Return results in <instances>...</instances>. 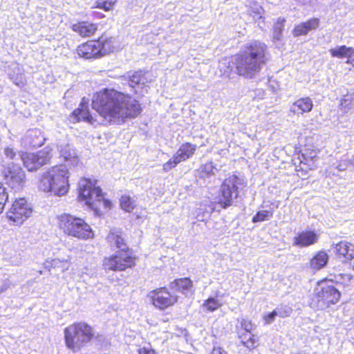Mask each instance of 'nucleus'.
<instances>
[{"label":"nucleus","mask_w":354,"mask_h":354,"mask_svg":"<svg viewBox=\"0 0 354 354\" xmlns=\"http://www.w3.org/2000/svg\"><path fill=\"white\" fill-rule=\"evenodd\" d=\"M7 184L15 190H19L22 188L25 181V173L24 170L18 166L9 167L5 174Z\"/></svg>","instance_id":"ddd939ff"},{"label":"nucleus","mask_w":354,"mask_h":354,"mask_svg":"<svg viewBox=\"0 0 354 354\" xmlns=\"http://www.w3.org/2000/svg\"><path fill=\"white\" fill-rule=\"evenodd\" d=\"M198 171L201 177H206L215 175L217 169L213 165L212 162H209L201 165Z\"/></svg>","instance_id":"473e14b6"},{"label":"nucleus","mask_w":354,"mask_h":354,"mask_svg":"<svg viewBox=\"0 0 354 354\" xmlns=\"http://www.w3.org/2000/svg\"><path fill=\"white\" fill-rule=\"evenodd\" d=\"M339 106L342 109H344V112H347L348 109L352 108L353 105L351 104V101L344 99L341 101Z\"/></svg>","instance_id":"a18cd8bd"},{"label":"nucleus","mask_w":354,"mask_h":354,"mask_svg":"<svg viewBox=\"0 0 354 354\" xmlns=\"http://www.w3.org/2000/svg\"><path fill=\"white\" fill-rule=\"evenodd\" d=\"M97 48H99V44L97 41H90L79 46L77 49V53L80 57L84 59L98 58L100 56Z\"/></svg>","instance_id":"dca6fc26"},{"label":"nucleus","mask_w":354,"mask_h":354,"mask_svg":"<svg viewBox=\"0 0 354 354\" xmlns=\"http://www.w3.org/2000/svg\"><path fill=\"white\" fill-rule=\"evenodd\" d=\"M273 216V212L270 210H261L257 212V213L252 217V223L263 222L265 221L270 220Z\"/></svg>","instance_id":"72a5a7b5"},{"label":"nucleus","mask_w":354,"mask_h":354,"mask_svg":"<svg viewBox=\"0 0 354 354\" xmlns=\"http://www.w3.org/2000/svg\"><path fill=\"white\" fill-rule=\"evenodd\" d=\"M51 158L50 150L45 148L36 153H26L22 154L21 160L28 171H34L46 164Z\"/></svg>","instance_id":"9d476101"},{"label":"nucleus","mask_w":354,"mask_h":354,"mask_svg":"<svg viewBox=\"0 0 354 354\" xmlns=\"http://www.w3.org/2000/svg\"><path fill=\"white\" fill-rule=\"evenodd\" d=\"M147 82L145 74L142 71L134 72L129 76L128 84L135 93H138L140 88L142 90Z\"/></svg>","instance_id":"a211bd4d"},{"label":"nucleus","mask_w":354,"mask_h":354,"mask_svg":"<svg viewBox=\"0 0 354 354\" xmlns=\"http://www.w3.org/2000/svg\"><path fill=\"white\" fill-rule=\"evenodd\" d=\"M180 162H181L178 158V156L174 154L171 159L163 165L162 169L164 171L167 172L171 169L176 167Z\"/></svg>","instance_id":"58836bf2"},{"label":"nucleus","mask_w":354,"mask_h":354,"mask_svg":"<svg viewBox=\"0 0 354 354\" xmlns=\"http://www.w3.org/2000/svg\"><path fill=\"white\" fill-rule=\"evenodd\" d=\"M335 252L348 260L354 259V245L341 241L335 246Z\"/></svg>","instance_id":"393cba45"},{"label":"nucleus","mask_w":354,"mask_h":354,"mask_svg":"<svg viewBox=\"0 0 354 354\" xmlns=\"http://www.w3.org/2000/svg\"><path fill=\"white\" fill-rule=\"evenodd\" d=\"M277 316L275 310H274L272 312L268 313V315H266L265 317H264V320H265V322L266 324H270L271 323H272L274 319H275V317Z\"/></svg>","instance_id":"c03bdc74"},{"label":"nucleus","mask_w":354,"mask_h":354,"mask_svg":"<svg viewBox=\"0 0 354 354\" xmlns=\"http://www.w3.org/2000/svg\"><path fill=\"white\" fill-rule=\"evenodd\" d=\"M4 153L7 158L13 159L16 156V153L12 148L6 147L4 149Z\"/></svg>","instance_id":"09e8293b"},{"label":"nucleus","mask_w":354,"mask_h":354,"mask_svg":"<svg viewBox=\"0 0 354 354\" xmlns=\"http://www.w3.org/2000/svg\"><path fill=\"white\" fill-rule=\"evenodd\" d=\"M318 24H299L293 30L295 37L306 35L309 30L316 29Z\"/></svg>","instance_id":"7c9ffc66"},{"label":"nucleus","mask_w":354,"mask_h":354,"mask_svg":"<svg viewBox=\"0 0 354 354\" xmlns=\"http://www.w3.org/2000/svg\"><path fill=\"white\" fill-rule=\"evenodd\" d=\"M350 165L354 168V158L349 159Z\"/></svg>","instance_id":"603ef678"},{"label":"nucleus","mask_w":354,"mask_h":354,"mask_svg":"<svg viewBox=\"0 0 354 354\" xmlns=\"http://www.w3.org/2000/svg\"><path fill=\"white\" fill-rule=\"evenodd\" d=\"M348 166H351L349 159L341 160L337 166V169L339 171H344Z\"/></svg>","instance_id":"37998d69"},{"label":"nucleus","mask_w":354,"mask_h":354,"mask_svg":"<svg viewBox=\"0 0 354 354\" xmlns=\"http://www.w3.org/2000/svg\"><path fill=\"white\" fill-rule=\"evenodd\" d=\"M46 140L42 132L38 129H29L21 139V145L26 148L39 147Z\"/></svg>","instance_id":"4468645a"},{"label":"nucleus","mask_w":354,"mask_h":354,"mask_svg":"<svg viewBox=\"0 0 354 354\" xmlns=\"http://www.w3.org/2000/svg\"><path fill=\"white\" fill-rule=\"evenodd\" d=\"M241 328L243 330L242 333H252L254 326L250 320L242 319L240 322Z\"/></svg>","instance_id":"ea45409f"},{"label":"nucleus","mask_w":354,"mask_h":354,"mask_svg":"<svg viewBox=\"0 0 354 354\" xmlns=\"http://www.w3.org/2000/svg\"><path fill=\"white\" fill-rule=\"evenodd\" d=\"M32 212V207L24 198L16 199L8 212V218L13 221L16 225H21L23 222L30 216Z\"/></svg>","instance_id":"1a4fd4ad"},{"label":"nucleus","mask_w":354,"mask_h":354,"mask_svg":"<svg viewBox=\"0 0 354 354\" xmlns=\"http://www.w3.org/2000/svg\"><path fill=\"white\" fill-rule=\"evenodd\" d=\"M135 264L134 259L127 253H119L105 258L103 261V266L105 270L113 271H122L127 268H131Z\"/></svg>","instance_id":"f8f14e48"},{"label":"nucleus","mask_w":354,"mask_h":354,"mask_svg":"<svg viewBox=\"0 0 354 354\" xmlns=\"http://www.w3.org/2000/svg\"><path fill=\"white\" fill-rule=\"evenodd\" d=\"M197 146L190 142H185L180 145L175 155L180 162L190 158L196 151Z\"/></svg>","instance_id":"5701e85b"},{"label":"nucleus","mask_w":354,"mask_h":354,"mask_svg":"<svg viewBox=\"0 0 354 354\" xmlns=\"http://www.w3.org/2000/svg\"><path fill=\"white\" fill-rule=\"evenodd\" d=\"M108 240L112 245L122 251H125L128 248L124 239L116 233H110L108 236Z\"/></svg>","instance_id":"c756f323"},{"label":"nucleus","mask_w":354,"mask_h":354,"mask_svg":"<svg viewBox=\"0 0 354 354\" xmlns=\"http://www.w3.org/2000/svg\"><path fill=\"white\" fill-rule=\"evenodd\" d=\"M72 29L82 37H90L97 30L95 24H73Z\"/></svg>","instance_id":"cd10ccee"},{"label":"nucleus","mask_w":354,"mask_h":354,"mask_svg":"<svg viewBox=\"0 0 354 354\" xmlns=\"http://www.w3.org/2000/svg\"><path fill=\"white\" fill-rule=\"evenodd\" d=\"M95 15H96V16H97V18L100 19V18H102V14H100V13H96Z\"/></svg>","instance_id":"864d4df0"},{"label":"nucleus","mask_w":354,"mask_h":354,"mask_svg":"<svg viewBox=\"0 0 354 354\" xmlns=\"http://www.w3.org/2000/svg\"><path fill=\"white\" fill-rule=\"evenodd\" d=\"M138 354H157L156 352L155 351V350L151 348L150 346H149V347H145V346L140 347L138 350Z\"/></svg>","instance_id":"49530a36"},{"label":"nucleus","mask_w":354,"mask_h":354,"mask_svg":"<svg viewBox=\"0 0 354 354\" xmlns=\"http://www.w3.org/2000/svg\"><path fill=\"white\" fill-rule=\"evenodd\" d=\"M267 46L259 41L245 44L243 51L234 59L239 75L245 78H254L266 64Z\"/></svg>","instance_id":"f03ea898"},{"label":"nucleus","mask_w":354,"mask_h":354,"mask_svg":"<svg viewBox=\"0 0 354 354\" xmlns=\"http://www.w3.org/2000/svg\"><path fill=\"white\" fill-rule=\"evenodd\" d=\"M278 317H287L292 313V309L288 305H281L274 309Z\"/></svg>","instance_id":"e433bc0d"},{"label":"nucleus","mask_w":354,"mask_h":354,"mask_svg":"<svg viewBox=\"0 0 354 354\" xmlns=\"http://www.w3.org/2000/svg\"><path fill=\"white\" fill-rule=\"evenodd\" d=\"M283 24H276L273 29V40L278 41L281 40L283 32Z\"/></svg>","instance_id":"a19ab883"},{"label":"nucleus","mask_w":354,"mask_h":354,"mask_svg":"<svg viewBox=\"0 0 354 354\" xmlns=\"http://www.w3.org/2000/svg\"><path fill=\"white\" fill-rule=\"evenodd\" d=\"M221 306L222 303L214 297H209L203 302L202 305L203 310L206 313H212Z\"/></svg>","instance_id":"c85d7f7f"},{"label":"nucleus","mask_w":354,"mask_h":354,"mask_svg":"<svg viewBox=\"0 0 354 354\" xmlns=\"http://www.w3.org/2000/svg\"><path fill=\"white\" fill-rule=\"evenodd\" d=\"M3 292V290H1L0 292Z\"/></svg>","instance_id":"4d7b16f0"},{"label":"nucleus","mask_w":354,"mask_h":354,"mask_svg":"<svg viewBox=\"0 0 354 354\" xmlns=\"http://www.w3.org/2000/svg\"><path fill=\"white\" fill-rule=\"evenodd\" d=\"M297 1L304 5L312 4L317 1V0H297Z\"/></svg>","instance_id":"3c124183"},{"label":"nucleus","mask_w":354,"mask_h":354,"mask_svg":"<svg viewBox=\"0 0 354 354\" xmlns=\"http://www.w3.org/2000/svg\"><path fill=\"white\" fill-rule=\"evenodd\" d=\"M245 185L244 178L236 175L230 176L224 180L221 186L218 203L225 209L232 205L239 197L241 187Z\"/></svg>","instance_id":"423d86ee"},{"label":"nucleus","mask_w":354,"mask_h":354,"mask_svg":"<svg viewBox=\"0 0 354 354\" xmlns=\"http://www.w3.org/2000/svg\"><path fill=\"white\" fill-rule=\"evenodd\" d=\"M222 354H227V351L222 348Z\"/></svg>","instance_id":"6e6d98bb"},{"label":"nucleus","mask_w":354,"mask_h":354,"mask_svg":"<svg viewBox=\"0 0 354 354\" xmlns=\"http://www.w3.org/2000/svg\"><path fill=\"white\" fill-rule=\"evenodd\" d=\"M56 263H57V260H56V259H54V260L53 261V265L55 266V265H56Z\"/></svg>","instance_id":"5fc2aeb1"},{"label":"nucleus","mask_w":354,"mask_h":354,"mask_svg":"<svg viewBox=\"0 0 354 354\" xmlns=\"http://www.w3.org/2000/svg\"><path fill=\"white\" fill-rule=\"evenodd\" d=\"M58 225L64 234L78 239H88L93 236L88 224L82 218L69 214H63L58 217Z\"/></svg>","instance_id":"39448f33"},{"label":"nucleus","mask_w":354,"mask_h":354,"mask_svg":"<svg viewBox=\"0 0 354 354\" xmlns=\"http://www.w3.org/2000/svg\"><path fill=\"white\" fill-rule=\"evenodd\" d=\"M66 346L73 353L79 352L93 338V328L85 322H77L64 330Z\"/></svg>","instance_id":"20e7f679"},{"label":"nucleus","mask_w":354,"mask_h":354,"mask_svg":"<svg viewBox=\"0 0 354 354\" xmlns=\"http://www.w3.org/2000/svg\"><path fill=\"white\" fill-rule=\"evenodd\" d=\"M328 261V255L325 251L318 252L310 260V268L317 271L326 266Z\"/></svg>","instance_id":"b1692460"},{"label":"nucleus","mask_w":354,"mask_h":354,"mask_svg":"<svg viewBox=\"0 0 354 354\" xmlns=\"http://www.w3.org/2000/svg\"><path fill=\"white\" fill-rule=\"evenodd\" d=\"M92 107L104 120L115 124L123 123L128 118H136L141 111L138 102L132 100L129 94L108 88L93 95Z\"/></svg>","instance_id":"f257e3e1"},{"label":"nucleus","mask_w":354,"mask_h":354,"mask_svg":"<svg viewBox=\"0 0 354 354\" xmlns=\"http://www.w3.org/2000/svg\"><path fill=\"white\" fill-rule=\"evenodd\" d=\"M238 336L242 344L250 350L256 348L258 345L259 338L257 335L252 333H241V331H239Z\"/></svg>","instance_id":"bb28decb"},{"label":"nucleus","mask_w":354,"mask_h":354,"mask_svg":"<svg viewBox=\"0 0 354 354\" xmlns=\"http://www.w3.org/2000/svg\"><path fill=\"white\" fill-rule=\"evenodd\" d=\"M318 234L314 231H304L293 238L292 245L300 248L308 247L317 242Z\"/></svg>","instance_id":"f3484780"},{"label":"nucleus","mask_w":354,"mask_h":354,"mask_svg":"<svg viewBox=\"0 0 354 354\" xmlns=\"http://www.w3.org/2000/svg\"><path fill=\"white\" fill-rule=\"evenodd\" d=\"M68 174L66 165L55 166L43 174L38 187L44 192L63 196L68 189Z\"/></svg>","instance_id":"7ed1b4c3"},{"label":"nucleus","mask_w":354,"mask_h":354,"mask_svg":"<svg viewBox=\"0 0 354 354\" xmlns=\"http://www.w3.org/2000/svg\"><path fill=\"white\" fill-rule=\"evenodd\" d=\"M192 281L187 277L175 279L169 285L170 289L181 292L184 295L192 292Z\"/></svg>","instance_id":"4be33fe9"},{"label":"nucleus","mask_w":354,"mask_h":354,"mask_svg":"<svg viewBox=\"0 0 354 354\" xmlns=\"http://www.w3.org/2000/svg\"><path fill=\"white\" fill-rule=\"evenodd\" d=\"M8 200L7 189L0 183V214L3 212L6 203Z\"/></svg>","instance_id":"4c0bfd02"},{"label":"nucleus","mask_w":354,"mask_h":354,"mask_svg":"<svg viewBox=\"0 0 354 354\" xmlns=\"http://www.w3.org/2000/svg\"><path fill=\"white\" fill-rule=\"evenodd\" d=\"M313 107V100L308 97H301L296 100L290 106V111L297 115L310 112Z\"/></svg>","instance_id":"6ab92c4d"},{"label":"nucleus","mask_w":354,"mask_h":354,"mask_svg":"<svg viewBox=\"0 0 354 354\" xmlns=\"http://www.w3.org/2000/svg\"><path fill=\"white\" fill-rule=\"evenodd\" d=\"M57 149L65 161L70 162L72 165H76L78 163L77 153L72 146L68 144H59L57 145Z\"/></svg>","instance_id":"aec40b11"},{"label":"nucleus","mask_w":354,"mask_h":354,"mask_svg":"<svg viewBox=\"0 0 354 354\" xmlns=\"http://www.w3.org/2000/svg\"><path fill=\"white\" fill-rule=\"evenodd\" d=\"M210 354H222V348L214 347Z\"/></svg>","instance_id":"8fccbe9b"},{"label":"nucleus","mask_w":354,"mask_h":354,"mask_svg":"<svg viewBox=\"0 0 354 354\" xmlns=\"http://www.w3.org/2000/svg\"><path fill=\"white\" fill-rule=\"evenodd\" d=\"M88 101L84 102V98L83 102H81L79 107L76 109L71 115V120L75 123L80 120L86 122L91 124H95L97 120L93 117L91 114L88 108Z\"/></svg>","instance_id":"2eb2a0df"},{"label":"nucleus","mask_w":354,"mask_h":354,"mask_svg":"<svg viewBox=\"0 0 354 354\" xmlns=\"http://www.w3.org/2000/svg\"><path fill=\"white\" fill-rule=\"evenodd\" d=\"M115 1L116 0H97L95 7L108 11L113 8Z\"/></svg>","instance_id":"c9c22d12"},{"label":"nucleus","mask_w":354,"mask_h":354,"mask_svg":"<svg viewBox=\"0 0 354 354\" xmlns=\"http://www.w3.org/2000/svg\"><path fill=\"white\" fill-rule=\"evenodd\" d=\"M340 280H342V283L344 284V286H348L351 280L352 279V276L348 274H339Z\"/></svg>","instance_id":"de8ad7c7"},{"label":"nucleus","mask_w":354,"mask_h":354,"mask_svg":"<svg viewBox=\"0 0 354 354\" xmlns=\"http://www.w3.org/2000/svg\"><path fill=\"white\" fill-rule=\"evenodd\" d=\"M120 206L126 212H130L134 208V201L129 196H122L120 198Z\"/></svg>","instance_id":"f704fd0d"},{"label":"nucleus","mask_w":354,"mask_h":354,"mask_svg":"<svg viewBox=\"0 0 354 354\" xmlns=\"http://www.w3.org/2000/svg\"><path fill=\"white\" fill-rule=\"evenodd\" d=\"M329 52L333 57L341 59L348 58L347 62L354 65V58H353L354 57V48L346 46H340L330 49Z\"/></svg>","instance_id":"412c9836"},{"label":"nucleus","mask_w":354,"mask_h":354,"mask_svg":"<svg viewBox=\"0 0 354 354\" xmlns=\"http://www.w3.org/2000/svg\"><path fill=\"white\" fill-rule=\"evenodd\" d=\"M340 292L333 286L322 283L315 290L310 306L313 309L324 310L338 302Z\"/></svg>","instance_id":"6e6552de"},{"label":"nucleus","mask_w":354,"mask_h":354,"mask_svg":"<svg viewBox=\"0 0 354 354\" xmlns=\"http://www.w3.org/2000/svg\"><path fill=\"white\" fill-rule=\"evenodd\" d=\"M219 68L221 72L223 73V75L226 76H229L232 70L230 62H227L226 60L220 63Z\"/></svg>","instance_id":"79ce46f5"},{"label":"nucleus","mask_w":354,"mask_h":354,"mask_svg":"<svg viewBox=\"0 0 354 354\" xmlns=\"http://www.w3.org/2000/svg\"><path fill=\"white\" fill-rule=\"evenodd\" d=\"M79 199L84 201L92 209L98 207L97 203H102L104 207H110L111 202L104 198L99 187H95L89 179H83L79 183Z\"/></svg>","instance_id":"0eeeda50"},{"label":"nucleus","mask_w":354,"mask_h":354,"mask_svg":"<svg viewBox=\"0 0 354 354\" xmlns=\"http://www.w3.org/2000/svg\"><path fill=\"white\" fill-rule=\"evenodd\" d=\"M147 297L155 307L161 310L174 305L178 301V297L171 295L166 288H160L150 291Z\"/></svg>","instance_id":"9b49d317"},{"label":"nucleus","mask_w":354,"mask_h":354,"mask_svg":"<svg viewBox=\"0 0 354 354\" xmlns=\"http://www.w3.org/2000/svg\"><path fill=\"white\" fill-rule=\"evenodd\" d=\"M263 13V10L262 7L255 4L248 11V15L249 16L248 20H253L254 21H257L262 18Z\"/></svg>","instance_id":"2f4dec72"},{"label":"nucleus","mask_w":354,"mask_h":354,"mask_svg":"<svg viewBox=\"0 0 354 354\" xmlns=\"http://www.w3.org/2000/svg\"><path fill=\"white\" fill-rule=\"evenodd\" d=\"M96 41L99 44V48H97L98 51H100L99 54L100 57L113 51V38L102 35Z\"/></svg>","instance_id":"a878e982"}]
</instances>
